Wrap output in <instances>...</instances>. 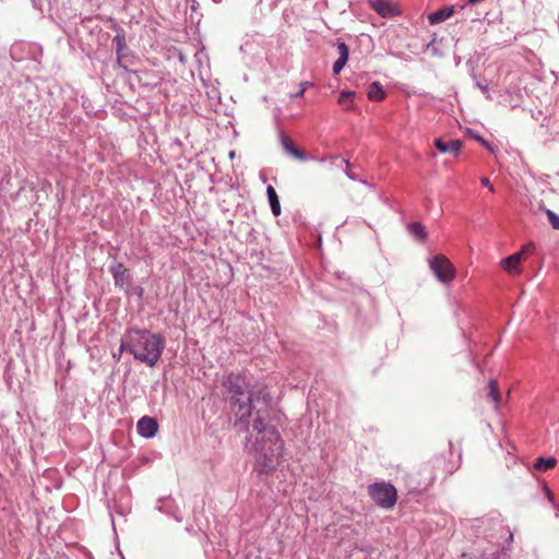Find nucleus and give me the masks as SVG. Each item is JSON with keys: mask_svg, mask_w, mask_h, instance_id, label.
<instances>
[{"mask_svg": "<svg viewBox=\"0 0 559 559\" xmlns=\"http://www.w3.org/2000/svg\"><path fill=\"white\" fill-rule=\"evenodd\" d=\"M488 396L493 404V408L498 411L500 406V395L498 382L495 379H490L488 382Z\"/></svg>", "mask_w": 559, "mask_h": 559, "instance_id": "obj_17", "label": "nucleus"}, {"mask_svg": "<svg viewBox=\"0 0 559 559\" xmlns=\"http://www.w3.org/2000/svg\"><path fill=\"white\" fill-rule=\"evenodd\" d=\"M114 40L116 43V57H117L116 64L119 68L127 70V67L122 63V59L124 57V51L128 50L127 43H126V34L122 28H118L116 31Z\"/></svg>", "mask_w": 559, "mask_h": 559, "instance_id": "obj_9", "label": "nucleus"}, {"mask_svg": "<svg viewBox=\"0 0 559 559\" xmlns=\"http://www.w3.org/2000/svg\"><path fill=\"white\" fill-rule=\"evenodd\" d=\"M225 386L227 391L231 394V406L235 413V416L239 421L247 420L252 414V394L248 396L246 400L245 391L242 385L239 383V379L233 376H229L225 382Z\"/></svg>", "mask_w": 559, "mask_h": 559, "instance_id": "obj_3", "label": "nucleus"}, {"mask_svg": "<svg viewBox=\"0 0 559 559\" xmlns=\"http://www.w3.org/2000/svg\"><path fill=\"white\" fill-rule=\"evenodd\" d=\"M524 257V250L515 252L500 261V266L510 275H520L523 271L521 261Z\"/></svg>", "mask_w": 559, "mask_h": 559, "instance_id": "obj_7", "label": "nucleus"}, {"mask_svg": "<svg viewBox=\"0 0 559 559\" xmlns=\"http://www.w3.org/2000/svg\"><path fill=\"white\" fill-rule=\"evenodd\" d=\"M251 444H252V443H251V440H248V444H247V447H248V449H249V450H250V445H251Z\"/></svg>", "mask_w": 559, "mask_h": 559, "instance_id": "obj_34", "label": "nucleus"}, {"mask_svg": "<svg viewBox=\"0 0 559 559\" xmlns=\"http://www.w3.org/2000/svg\"><path fill=\"white\" fill-rule=\"evenodd\" d=\"M543 490H544V492H545L546 498H547V499H548V501L552 504V507H554V508H558V504L555 502V500H554V495H552V492L550 491V489H549L546 485H544V486H543Z\"/></svg>", "mask_w": 559, "mask_h": 559, "instance_id": "obj_26", "label": "nucleus"}, {"mask_svg": "<svg viewBox=\"0 0 559 559\" xmlns=\"http://www.w3.org/2000/svg\"><path fill=\"white\" fill-rule=\"evenodd\" d=\"M485 0H466L464 3L459 4V9H468L472 7H485L483 4Z\"/></svg>", "mask_w": 559, "mask_h": 559, "instance_id": "obj_24", "label": "nucleus"}, {"mask_svg": "<svg viewBox=\"0 0 559 559\" xmlns=\"http://www.w3.org/2000/svg\"><path fill=\"white\" fill-rule=\"evenodd\" d=\"M556 459L552 456L549 457H538L534 463V468L540 472H546L556 466Z\"/></svg>", "mask_w": 559, "mask_h": 559, "instance_id": "obj_20", "label": "nucleus"}, {"mask_svg": "<svg viewBox=\"0 0 559 559\" xmlns=\"http://www.w3.org/2000/svg\"><path fill=\"white\" fill-rule=\"evenodd\" d=\"M136 429L141 437L148 439L156 435L158 430V424L154 418L144 416L139 419Z\"/></svg>", "mask_w": 559, "mask_h": 559, "instance_id": "obj_8", "label": "nucleus"}, {"mask_svg": "<svg viewBox=\"0 0 559 559\" xmlns=\"http://www.w3.org/2000/svg\"><path fill=\"white\" fill-rule=\"evenodd\" d=\"M459 4L444 7L440 10H437L430 14H428V21L431 25H436L444 22L447 19L452 16L454 13H457Z\"/></svg>", "mask_w": 559, "mask_h": 559, "instance_id": "obj_10", "label": "nucleus"}, {"mask_svg": "<svg viewBox=\"0 0 559 559\" xmlns=\"http://www.w3.org/2000/svg\"><path fill=\"white\" fill-rule=\"evenodd\" d=\"M428 264L436 278L442 284L451 283L456 276L454 265L443 254L430 257L428 259Z\"/></svg>", "mask_w": 559, "mask_h": 559, "instance_id": "obj_5", "label": "nucleus"}, {"mask_svg": "<svg viewBox=\"0 0 559 559\" xmlns=\"http://www.w3.org/2000/svg\"><path fill=\"white\" fill-rule=\"evenodd\" d=\"M534 249H535L534 243H527V245H525V246L522 248V250H524V255H525V254H528V253H532V252L534 251Z\"/></svg>", "mask_w": 559, "mask_h": 559, "instance_id": "obj_30", "label": "nucleus"}, {"mask_svg": "<svg viewBox=\"0 0 559 559\" xmlns=\"http://www.w3.org/2000/svg\"><path fill=\"white\" fill-rule=\"evenodd\" d=\"M462 142H435L436 148L442 154H452L457 156L461 152Z\"/></svg>", "mask_w": 559, "mask_h": 559, "instance_id": "obj_14", "label": "nucleus"}, {"mask_svg": "<svg viewBox=\"0 0 559 559\" xmlns=\"http://www.w3.org/2000/svg\"><path fill=\"white\" fill-rule=\"evenodd\" d=\"M460 12H462L465 19L472 22L481 21L489 13L488 7H472L468 9H457V13Z\"/></svg>", "mask_w": 559, "mask_h": 559, "instance_id": "obj_12", "label": "nucleus"}, {"mask_svg": "<svg viewBox=\"0 0 559 559\" xmlns=\"http://www.w3.org/2000/svg\"><path fill=\"white\" fill-rule=\"evenodd\" d=\"M263 407L255 412L252 429L258 433L254 442L250 445V453L254 457V468L259 474H270L276 469L284 451V441L280 432L273 426L266 424L269 394L260 391Z\"/></svg>", "mask_w": 559, "mask_h": 559, "instance_id": "obj_1", "label": "nucleus"}, {"mask_svg": "<svg viewBox=\"0 0 559 559\" xmlns=\"http://www.w3.org/2000/svg\"><path fill=\"white\" fill-rule=\"evenodd\" d=\"M336 47H337V51H338V58L333 63V73L334 74H338L343 70V68L345 67V64L348 61V56H349L348 46L344 41H337Z\"/></svg>", "mask_w": 559, "mask_h": 559, "instance_id": "obj_11", "label": "nucleus"}, {"mask_svg": "<svg viewBox=\"0 0 559 559\" xmlns=\"http://www.w3.org/2000/svg\"><path fill=\"white\" fill-rule=\"evenodd\" d=\"M476 86L485 94L487 99H491V95L489 93L487 85H484L480 82L476 81Z\"/></svg>", "mask_w": 559, "mask_h": 559, "instance_id": "obj_27", "label": "nucleus"}, {"mask_svg": "<svg viewBox=\"0 0 559 559\" xmlns=\"http://www.w3.org/2000/svg\"><path fill=\"white\" fill-rule=\"evenodd\" d=\"M356 93L353 91H342L338 96V104L345 109H350L354 103Z\"/></svg>", "mask_w": 559, "mask_h": 559, "instance_id": "obj_22", "label": "nucleus"}, {"mask_svg": "<svg viewBox=\"0 0 559 559\" xmlns=\"http://www.w3.org/2000/svg\"><path fill=\"white\" fill-rule=\"evenodd\" d=\"M368 493L374 503L383 509H391L396 503L397 491L390 483L371 484L368 487Z\"/></svg>", "mask_w": 559, "mask_h": 559, "instance_id": "obj_4", "label": "nucleus"}, {"mask_svg": "<svg viewBox=\"0 0 559 559\" xmlns=\"http://www.w3.org/2000/svg\"><path fill=\"white\" fill-rule=\"evenodd\" d=\"M486 146V148L495 155L496 159L500 163V164H503L506 162V156L504 154L501 153V150H500V145L502 144V142H483Z\"/></svg>", "mask_w": 559, "mask_h": 559, "instance_id": "obj_21", "label": "nucleus"}, {"mask_svg": "<svg viewBox=\"0 0 559 559\" xmlns=\"http://www.w3.org/2000/svg\"><path fill=\"white\" fill-rule=\"evenodd\" d=\"M283 144V148L284 151L293 156L294 158H297L301 162H305L307 160V155L305 152H302L301 150L297 148L295 145H294V142H282Z\"/></svg>", "mask_w": 559, "mask_h": 559, "instance_id": "obj_19", "label": "nucleus"}, {"mask_svg": "<svg viewBox=\"0 0 559 559\" xmlns=\"http://www.w3.org/2000/svg\"><path fill=\"white\" fill-rule=\"evenodd\" d=\"M109 271L114 277L115 285L118 287H123L126 283L124 265L121 262L116 261L109 266Z\"/></svg>", "mask_w": 559, "mask_h": 559, "instance_id": "obj_13", "label": "nucleus"}, {"mask_svg": "<svg viewBox=\"0 0 559 559\" xmlns=\"http://www.w3.org/2000/svg\"><path fill=\"white\" fill-rule=\"evenodd\" d=\"M312 84H313V83H312V82H310V81H304V82H301V83H300V88H299V91H298V92H296L295 94H293V95H292V97H293V98H295V97H301V96L305 94L306 90H307L309 86H311Z\"/></svg>", "mask_w": 559, "mask_h": 559, "instance_id": "obj_25", "label": "nucleus"}, {"mask_svg": "<svg viewBox=\"0 0 559 559\" xmlns=\"http://www.w3.org/2000/svg\"><path fill=\"white\" fill-rule=\"evenodd\" d=\"M407 229L414 238L421 241L427 239V230L424 224L415 222L409 224Z\"/></svg>", "mask_w": 559, "mask_h": 559, "instance_id": "obj_18", "label": "nucleus"}, {"mask_svg": "<svg viewBox=\"0 0 559 559\" xmlns=\"http://www.w3.org/2000/svg\"><path fill=\"white\" fill-rule=\"evenodd\" d=\"M280 140L285 141V140H290V138L288 135H285L284 133H281Z\"/></svg>", "mask_w": 559, "mask_h": 559, "instance_id": "obj_32", "label": "nucleus"}, {"mask_svg": "<svg viewBox=\"0 0 559 559\" xmlns=\"http://www.w3.org/2000/svg\"><path fill=\"white\" fill-rule=\"evenodd\" d=\"M474 140L480 141V140H483V138H480V136H475V138H474Z\"/></svg>", "mask_w": 559, "mask_h": 559, "instance_id": "obj_35", "label": "nucleus"}, {"mask_svg": "<svg viewBox=\"0 0 559 559\" xmlns=\"http://www.w3.org/2000/svg\"><path fill=\"white\" fill-rule=\"evenodd\" d=\"M229 157H230V158H234V157H235V152H234V151H231V152L229 153Z\"/></svg>", "mask_w": 559, "mask_h": 559, "instance_id": "obj_33", "label": "nucleus"}, {"mask_svg": "<svg viewBox=\"0 0 559 559\" xmlns=\"http://www.w3.org/2000/svg\"><path fill=\"white\" fill-rule=\"evenodd\" d=\"M436 40H437V37H436V35H433L431 41L427 45V49L428 50L431 49V51L435 56H441V53H439L438 49L433 46Z\"/></svg>", "mask_w": 559, "mask_h": 559, "instance_id": "obj_28", "label": "nucleus"}, {"mask_svg": "<svg viewBox=\"0 0 559 559\" xmlns=\"http://www.w3.org/2000/svg\"><path fill=\"white\" fill-rule=\"evenodd\" d=\"M165 341L159 334L148 330L129 329L120 341L119 354L129 352L135 360L154 367L159 360Z\"/></svg>", "mask_w": 559, "mask_h": 559, "instance_id": "obj_2", "label": "nucleus"}, {"mask_svg": "<svg viewBox=\"0 0 559 559\" xmlns=\"http://www.w3.org/2000/svg\"><path fill=\"white\" fill-rule=\"evenodd\" d=\"M266 194H267V199H269V203H270L272 213L275 216H278L282 212V209H281L280 200H278L275 189L272 186H269L266 188Z\"/></svg>", "mask_w": 559, "mask_h": 559, "instance_id": "obj_16", "label": "nucleus"}, {"mask_svg": "<svg viewBox=\"0 0 559 559\" xmlns=\"http://www.w3.org/2000/svg\"><path fill=\"white\" fill-rule=\"evenodd\" d=\"M480 182L484 187L488 188L490 192H495V188L491 185L490 180L487 177H481Z\"/></svg>", "mask_w": 559, "mask_h": 559, "instance_id": "obj_29", "label": "nucleus"}, {"mask_svg": "<svg viewBox=\"0 0 559 559\" xmlns=\"http://www.w3.org/2000/svg\"><path fill=\"white\" fill-rule=\"evenodd\" d=\"M368 4L384 19H391L401 14L397 5L390 0H368Z\"/></svg>", "mask_w": 559, "mask_h": 559, "instance_id": "obj_6", "label": "nucleus"}, {"mask_svg": "<svg viewBox=\"0 0 559 559\" xmlns=\"http://www.w3.org/2000/svg\"><path fill=\"white\" fill-rule=\"evenodd\" d=\"M368 98L372 102H380L385 97V92L380 82H372L368 88Z\"/></svg>", "mask_w": 559, "mask_h": 559, "instance_id": "obj_15", "label": "nucleus"}, {"mask_svg": "<svg viewBox=\"0 0 559 559\" xmlns=\"http://www.w3.org/2000/svg\"><path fill=\"white\" fill-rule=\"evenodd\" d=\"M346 176L350 179V180H356V177L353 173H350L349 170H346Z\"/></svg>", "mask_w": 559, "mask_h": 559, "instance_id": "obj_31", "label": "nucleus"}, {"mask_svg": "<svg viewBox=\"0 0 559 559\" xmlns=\"http://www.w3.org/2000/svg\"><path fill=\"white\" fill-rule=\"evenodd\" d=\"M546 215L548 216L549 223L555 229H559V215H557L551 210H545Z\"/></svg>", "mask_w": 559, "mask_h": 559, "instance_id": "obj_23", "label": "nucleus"}]
</instances>
